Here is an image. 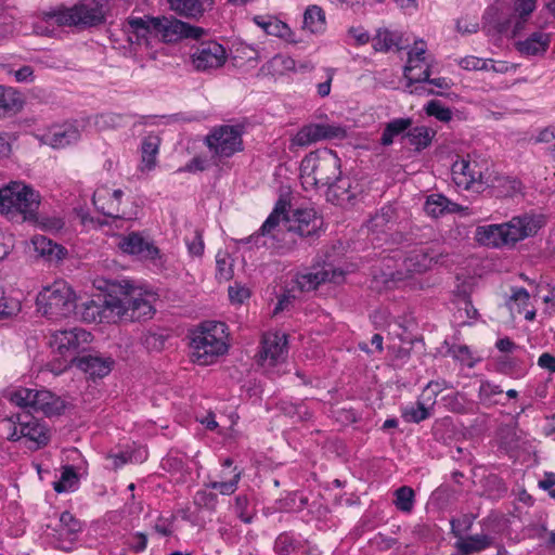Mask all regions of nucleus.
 Returning <instances> with one entry per match:
<instances>
[{
  "mask_svg": "<svg viewBox=\"0 0 555 555\" xmlns=\"http://www.w3.org/2000/svg\"><path fill=\"white\" fill-rule=\"evenodd\" d=\"M431 65L426 59H413L408 56L404 66L403 76L406 80V88H411L415 82H424L431 76Z\"/></svg>",
  "mask_w": 555,
  "mask_h": 555,
  "instance_id": "23",
  "label": "nucleus"
},
{
  "mask_svg": "<svg viewBox=\"0 0 555 555\" xmlns=\"http://www.w3.org/2000/svg\"><path fill=\"white\" fill-rule=\"evenodd\" d=\"M539 487L547 491L551 498L555 499V474L545 473L543 478L539 481Z\"/></svg>",
  "mask_w": 555,
  "mask_h": 555,
  "instance_id": "63",
  "label": "nucleus"
},
{
  "mask_svg": "<svg viewBox=\"0 0 555 555\" xmlns=\"http://www.w3.org/2000/svg\"><path fill=\"white\" fill-rule=\"evenodd\" d=\"M325 73H326V80L324 82L318 83V86H317L318 94L321 98H325L331 93V85H332V81H333V78L335 75V69L326 68Z\"/></svg>",
  "mask_w": 555,
  "mask_h": 555,
  "instance_id": "62",
  "label": "nucleus"
},
{
  "mask_svg": "<svg viewBox=\"0 0 555 555\" xmlns=\"http://www.w3.org/2000/svg\"><path fill=\"white\" fill-rule=\"evenodd\" d=\"M154 313L155 309L150 298L126 281L124 284H114L113 289L104 298L77 304V309L73 312L75 317L88 323L134 322L151 319Z\"/></svg>",
  "mask_w": 555,
  "mask_h": 555,
  "instance_id": "1",
  "label": "nucleus"
},
{
  "mask_svg": "<svg viewBox=\"0 0 555 555\" xmlns=\"http://www.w3.org/2000/svg\"><path fill=\"white\" fill-rule=\"evenodd\" d=\"M538 364L540 367L545 369L551 373H555V357L551 353H542L538 359Z\"/></svg>",
  "mask_w": 555,
  "mask_h": 555,
  "instance_id": "64",
  "label": "nucleus"
},
{
  "mask_svg": "<svg viewBox=\"0 0 555 555\" xmlns=\"http://www.w3.org/2000/svg\"><path fill=\"white\" fill-rule=\"evenodd\" d=\"M449 199L440 194L430 195L425 203L427 215L438 218L449 210Z\"/></svg>",
  "mask_w": 555,
  "mask_h": 555,
  "instance_id": "37",
  "label": "nucleus"
},
{
  "mask_svg": "<svg viewBox=\"0 0 555 555\" xmlns=\"http://www.w3.org/2000/svg\"><path fill=\"white\" fill-rule=\"evenodd\" d=\"M240 479L241 472H237L229 481H212L208 485V487L219 490L223 495H230L236 491Z\"/></svg>",
  "mask_w": 555,
  "mask_h": 555,
  "instance_id": "52",
  "label": "nucleus"
},
{
  "mask_svg": "<svg viewBox=\"0 0 555 555\" xmlns=\"http://www.w3.org/2000/svg\"><path fill=\"white\" fill-rule=\"evenodd\" d=\"M325 282L339 284L345 279V273L341 269L334 268L332 264L324 266L320 269Z\"/></svg>",
  "mask_w": 555,
  "mask_h": 555,
  "instance_id": "56",
  "label": "nucleus"
},
{
  "mask_svg": "<svg viewBox=\"0 0 555 555\" xmlns=\"http://www.w3.org/2000/svg\"><path fill=\"white\" fill-rule=\"evenodd\" d=\"M296 548L295 540L287 533H281L274 543V550L280 555H289Z\"/></svg>",
  "mask_w": 555,
  "mask_h": 555,
  "instance_id": "53",
  "label": "nucleus"
},
{
  "mask_svg": "<svg viewBox=\"0 0 555 555\" xmlns=\"http://www.w3.org/2000/svg\"><path fill=\"white\" fill-rule=\"evenodd\" d=\"M125 124V117L116 113H104L96 117L95 125L100 129H116L122 127Z\"/></svg>",
  "mask_w": 555,
  "mask_h": 555,
  "instance_id": "49",
  "label": "nucleus"
},
{
  "mask_svg": "<svg viewBox=\"0 0 555 555\" xmlns=\"http://www.w3.org/2000/svg\"><path fill=\"white\" fill-rule=\"evenodd\" d=\"M402 416L408 422L420 423L429 416V411L425 403L418 400L415 405L406 406Z\"/></svg>",
  "mask_w": 555,
  "mask_h": 555,
  "instance_id": "46",
  "label": "nucleus"
},
{
  "mask_svg": "<svg viewBox=\"0 0 555 555\" xmlns=\"http://www.w3.org/2000/svg\"><path fill=\"white\" fill-rule=\"evenodd\" d=\"M346 128L331 124H309L292 139V145L308 146L321 140L345 139Z\"/></svg>",
  "mask_w": 555,
  "mask_h": 555,
  "instance_id": "15",
  "label": "nucleus"
},
{
  "mask_svg": "<svg viewBox=\"0 0 555 555\" xmlns=\"http://www.w3.org/2000/svg\"><path fill=\"white\" fill-rule=\"evenodd\" d=\"M412 125L411 118H397L388 122L382 133L380 143L385 146L393 142V138L403 133Z\"/></svg>",
  "mask_w": 555,
  "mask_h": 555,
  "instance_id": "34",
  "label": "nucleus"
},
{
  "mask_svg": "<svg viewBox=\"0 0 555 555\" xmlns=\"http://www.w3.org/2000/svg\"><path fill=\"white\" fill-rule=\"evenodd\" d=\"M78 482V475L73 466H64L60 480L53 483V489L57 493L72 489Z\"/></svg>",
  "mask_w": 555,
  "mask_h": 555,
  "instance_id": "41",
  "label": "nucleus"
},
{
  "mask_svg": "<svg viewBox=\"0 0 555 555\" xmlns=\"http://www.w3.org/2000/svg\"><path fill=\"white\" fill-rule=\"evenodd\" d=\"M248 499L246 495H237L235 498L234 508L237 516L246 524L251 522L253 515L247 512Z\"/></svg>",
  "mask_w": 555,
  "mask_h": 555,
  "instance_id": "57",
  "label": "nucleus"
},
{
  "mask_svg": "<svg viewBox=\"0 0 555 555\" xmlns=\"http://www.w3.org/2000/svg\"><path fill=\"white\" fill-rule=\"evenodd\" d=\"M117 246L126 254L141 259L154 260L159 256V249L152 240L140 232H131L118 237Z\"/></svg>",
  "mask_w": 555,
  "mask_h": 555,
  "instance_id": "17",
  "label": "nucleus"
},
{
  "mask_svg": "<svg viewBox=\"0 0 555 555\" xmlns=\"http://www.w3.org/2000/svg\"><path fill=\"white\" fill-rule=\"evenodd\" d=\"M408 247L409 249L398 251L393 256L400 263L397 264L396 271L387 273L392 282L404 281L413 274L424 273L430 268L434 257L429 255L426 246L416 244Z\"/></svg>",
  "mask_w": 555,
  "mask_h": 555,
  "instance_id": "11",
  "label": "nucleus"
},
{
  "mask_svg": "<svg viewBox=\"0 0 555 555\" xmlns=\"http://www.w3.org/2000/svg\"><path fill=\"white\" fill-rule=\"evenodd\" d=\"M218 503V496L216 493L207 490H199L194 495V504L201 508L215 509Z\"/></svg>",
  "mask_w": 555,
  "mask_h": 555,
  "instance_id": "51",
  "label": "nucleus"
},
{
  "mask_svg": "<svg viewBox=\"0 0 555 555\" xmlns=\"http://www.w3.org/2000/svg\"><path fill=\"white\" fill-rule=\"evenodd\" d=\"M503 389L499 385L491 384L490 382H482L479 387V396L482 401L496 402L493 397L502 395Z\"/></svg>",
  "mask_w": 555,
  "mask_h": 555,
  "instance_id": "55",
  "label": "nucleus"
},
{
  "mask_svg": "<svg viewBox=\"0 0 555 555\" xmlns=\"http://www.w3.org/2000/svg\"><path fill=\"white\" fill-rule=\"evenodd\" d=\"M397 219V211L392 205L383 206L369 221L372 231L383 232L389 223Z\"/></svg>",
  "mask_w": 555,
  "mask_h": 555,
  "instance_id": "32",
  "label": "nucleus"
},
{
  "mask_svg": "<svg viewBox=\"0 0 555 555\" xmlns=\"http://www.w3.org/2000/svg\"><path fill=\"white\" fill-rule=\"evenodd\" d=\"M489 178L485 176L479 164L472 160L469 155L460 160H453V183L459 189L469 190L475 184H487Z\"/></svg>",
  "mask_w": 555,
  "mask_h": 555,
  "instance_id": "16",
  "label": "nucleus"
},
{
  "mask_svg": "<svg viewBox=\"0 0 555 555\" xmlns=\"http://www.w3.org/2000/svg\"><path fill=\"white\" fill-rule=\"evenodd\" d=\"M166 338L167 336L164 334L149 331L144 334L143 344L149 350L160 351L165 346Z\"/></svg>",
  "mask_w": 555,
  "mask_h": 555,
  "instance_id": "54",
  "label": "nucleus"
},
{
  "mask_svg": "<svg viewBox=\"0 0 555 555\" xmlns=\"http://www.w3.org/2000/svg\"><path fill=\"white\" fill-rule=\"evenodd\" d=\"M287 353V336L283 333H267L262 337L259 360L269 365H275L285 360Z\"/></svg>",
  "mask_w": 555,
  "mask_h": 555,
  "instance_id": "19",
  "label": "nucleus"
},
{
  "mask_svg": "<svg viewBox=\"0 0 555 555\" xmlns=\"http://www.w3.org/2000/svg\"><path fill=\"white\" fill-rule=\"evenodd\" d=\"M93 204L105 217L112 218L113 220L127 219L126 211L120 210L119 205L112 201L109 206L106 207L103 203L102 196H93Z\"/></svg>",
  "mask_w": 555,
  "mask_h": 555,
  "instance_id": "45",
  "label": "nucleus"
},
{
  "mask_svg": "<svg viewBox=\"0 0 555 555\" xmlns=\"http://www.w3.org/2000/svg\"><path fill=\"white\" fill-rule=\"evenodd\" d=\"M225 324L222 322L208 321L201 324L191 338L193 349V361L201 365H208L227 352L228 346L224 341Z\"/></svg>",
  "mask_w": 555,
  "mask_h": 555,
  "instance_id": "4",
  "label": "nucleus"
},
{
  "mask_svg": "<svg viewBox=\"0 0 555 555\" xmlns=\"http://www.w3.org/2000/svg\"><path fill=\"white\" fill-rule=\"evenodd\" d=\"M514 1V15L518 18L516 28H521L528 21L531 13L535 10L537 0H513Z\"/></svg>",
  "mask_w": 555,
  "mask_h": 555,
  "instance_id": "39",
  "label": "nucleus"
},
{
  "mask_svg": "<svg viewBox=\"0 0 555 555\" xmlns=\"http://www.w3.org/2000/svg\"><path fill=\"white\" fill-rule=\"evenodd\" d=\"M21 106L22 101L14 90L0 86V111H14Z\"/></svg>",
  "mask_w": 555,
  "mask_h": 555,
  "instance_id": "44",
  "label": "nucleus"
},
{
  "mask_svg": "<svg viewBox=\"0 0 555 555\" xmlns=\"http://www.w3.org/2000/svg\"><path fill=\"white\" fill-rule=\"evenodd\" d=\"M453 358L462 365L468 369L475 366V364L480 360L478 357L474 354V352L464 345L453 346Z\"/></svg>",
  "mask_w": 555,
  "mask_h": 555,
  "instance_id": "47",
  "label": "nucleus"
},
{
  "mask_svg": "<svg viewBox=\"0 0 555 555\" xmlns=\"http://www.w3.org/2000/svg\"><path fill=\"white\" fill-rule=\"evenodd\" d=\"M408 140V143L415 147L416 151H421L430 144L431 135L429 129L426 127H415L403 137Z\"/></svg>",
  "mask_w": 555,
  "mask_h": 555,
  "instance_id": "36",
  "label": "nucleus"
},
{
  "mask_svg": "<svg viewBox=\"0 0 555 555\" xmlns=\"http://www.w3.org/2000/svg\"><path fill=\"white\" fill-rule=\"evenodd\" d=\"M91 340V334L83 328L55 331L51 334L50 346L63 362L59 369L65 370L79 359L78 353L83 351Z\"/></svg>",
  "mask_w": 555,
  "mask_h": 555,
  "instance_id": "8",
  "label": "nucleus"
},
{
  "mask_svg": "<svg viewBox=\"0 0 555 555\" xmlns=\"http://www.w3.org/2000/svg\"><path fill=\"white\" fill-rule=\"evenodd\" d=\"M341 175L340 159L332 150L323 149L309 153L300 164L302 186H328Z\"/></svg>",
  "mask_w": 555,
  "mask_h": 555,
  "instance_id": "3",
  "label": "nucleus"
},
{
  "mask_svg": "<svg viewBox=\"0 0 555 555\" xmlns=\"http://www.w3.org/2000/svg\"><path fill=\"white\" fill-rule=\"evenodd\" d=\"M10 401L28 412H41L46 416L60 415L65 402L47 389L20 388L10 393Z\"/></svg>",
  "mask_w": 555,
  "mask_h": 555,
  "instance_id": "7",
  "label": "nucleus"
},
{
  "mask_svg": "<svg viewBox=\"0 0 555 555\" xmlns=\"http://www.w3.org/2000/svg\"><path fill=\"white\" fill-rule=\"evenodd\" d=\"M151 23L152 35L167 44L177 43L183 39H201L206 33L204 28L191 25L172 15H151Z\"/></svg>",
  "mask_w": 555,
  "mask_h": 555,
  "instance_id": "9",
  "label": "nucleus"
},
{
  "mask_svg": "<svg viewBox=\"0 0 555 555\" xmlns=\"http://www.w3.org/2000/svg\"><path fill=\"white\" fill-rule=\"evenodd\" d=\"M550 46V36L544 33H533L526 40L518 43V50L522 54L538 55L546 52Z\"/></svg>",
  "mask_w": 555,
  "mask_h": 555,
  "instance_id": "29",
  "label": "nucleus"
},
{
  "mask_svg": "<svg viewBox=\"0 0 555 555\" xmlns=\"http://www.w3.org/2000/svg\"><path fill=\"white\" fill-rule=\"evenodd\" d=\"M159 144L160 139L157 135L150 134L143 139L141 150L142 163L145 169L152 170L155 167Z\"/></svg>",
  "mask_w": 555,
  "mask_h": 555,
  "instance_id": "33",
  "label": "nucleus"
},
{
  "mask_svg": "<svg viewBox=\"0 0 555 555\" xmlns=\"http://www.w3.org/2000/svg\"><path fill=\"white\" fill-rule=\"evenodd\" d=\"M289 203L280 198L272 212L262 223L260 229L241 243L251 244L257 248L267 247L279 250L291 249L295 243L291 240L282 243V236L295 233L300 237L318 235L322 227V218L312 208H298L288 212Z\"/></svg>",
  "mask_w": 555,
  "mask_h": 555,
  "instance_id": "2",
  "label": "nucleus"
},
{
  "mask_svg": "<svg viewBox=\"0 0 555 555\" xmlns=\"http://www.w3.org/2000/svg\"><path fill=\"white\" fill-rule=\"evenodd\" d=\"M529 299L530 295L528 291L524 287H517L513 289V294L507 301V306L512 311L516 309L518 313H521L522 309L528 306Z\"/></svg>",
  "mask_w": 555,
  "mask_h": 555,
  "instance_id": "48",
  "label": "nucleus"
},
{
  "mask_svg": "<svg viewBox=\"0 0 555 555\" xmlns=\"http://www.w3.org/2000/svg\"><path fill=\"white\" fill-rule=\"evenodd\" d=\"M461 67L464 69L480 70L486 67V61L476 56H466L460 61Z\"/></svg>",
  "mask_w": 555,
  "mask_h": 555,
  "instance_id": "61",
  "label": "nucleus"
},
{
  "mask_svg": "<svg viewBox=\"0 0 555 555\" xmlns=\"http://www.w3.org/2000/svg\"><path fill=\"white\" fill-rule=\"evenodd\" d=\"M188 249L193 256H201L204 251L202 235L196 231L192 240H186Z\"/></svg>",
  "mask_w": 555,
  "mask_h": 555,
  "instance_id": "60",
  "label": "nucleus"
},
{
  "mask_svg": "<svg viewBox=\"0 0 555 555\" xmlns=\"http://www.w3.org/2000/svg\"><path fill=\"white\" fill-rule=\"evenodd\" d=\"M151 15L143 17H129L125 25L128 41L131 44L149 43L147 35H152Z\"/></svg>",
  "mask_w": 555,
  "mask_h": 555,
  "instance_id": "22",
  "label": "nucleus"
},
{
  "mask_svg": "<svg viewBox=\"0 0 555 555\" xmlns=\"http://www.w3.org/2000/svg\"><path fill=\"white\" fill-rule=\"evenodd\" d=\"M170 9L178 15L198 21L207 9H211L214 0H168Z\"/></svg>",
  "mask_w": 555,
  "mask_h": 555,
  "instance_id": "21",
  "label": "nucleus"
},
{
  "mask_svg": "<svg viewBox=\"0 0 555 555\" xmlns=\"http://www.w3.org/2000/svg\"><path fill=\"white\" fill-rule=\"evenodd\" d=\"M40 197L30 186L21 182H11L0 189V211L5 215H21L23 220L34 221Z\"/></svg>",
  "mask_w": 555,
  "mask_h": 555,
  "instance_id": "5",
  "label": "nucleus"
},
{
  "mask_svg": "<svg viewBox=\"0 0 555 555\" xmlns=\"http://www.w3.org/2000/svg\"><path fill=\"white\" fill-rule=\"evenodd\" d=\"M80 133L77 128L69 127H59L55 128L50 134V144L55 147H65L70 143L78 141Z\"/></svg>",
  "mask_w": 555,
  "mask_h": 555,
  "instance_id": "31",
  "label": "nucleus"
},
{
  "mask_svg": "<svg viewBox=\"0 0 555 555\" xmlns=\"http://www.w3.org/2000/svg\"><path fill=\"white\" fill-rule=\"evenodd\" d=\"M322 283H324V278L322 276L320 269L298 274L296 278V284L300 292L313 291Z\"/></svg>",
  "mask_w": 555,
  "mask_h": 555,
  "instance_id": "40",
  "label": "nucleus"
},
{
  "mask_svg": "<svg viewBox=\"0 0 555 555\" xmlns=\"http://www.w3.org/2000/svg\"><path fill=\"white\" fill-rule=\"evenodd\" d=\"M268 35L279 37L291 43H297L300 41L296 39L294 31L286 23L275 17L271 18V26H269Z\"/></svg>",
  "mask_w": 555,
  "mask_h": 555,
  "instance_id": "42",
  "label": "nucleus"
},
{
  "mask_svg": "<svg viewBox=\"0 0 555 555\" xmlns=\"http://www.w3.org/2000/svg\"><path fill=\"white\" fill-rule=\"evenodd\" d=\"M400 37L387 29H379L373 38V48L376 51L387 52L392 47H398Z\"/></svg>",
  "mask_w": 555,
  "mask_h": 555,
  "instance_id": "38",
  "label": "nucleus"
},
{
  "mask_svg": "<svg viewBox=\"0 0 555 555\" xmlns=\"http://www.w3.org/2000/svg\"><path fill=\"white\" fill-rule=\"evenodd\" d=\"M415 493L411 487L402 486L395 491L393 504L404 513H410L414 507Z\"/></svg>",
  "mask_w": 555,
  "mask_h": 555,
  "instance_id": "35",
  "label": "nucleus"
},
{
  "mask_svg": "<svg viewBox=\"0 0 555 555\" xmlns=\"http://www.w3.org/2000/svg\"><path fill=\"white\" fill-rule=\"evenodd\" d=\"M427 82H415L411 88L404 87V91L410 94L426 96L430 94H438Z\"/></svg>",
  "mask_w": 555,
  "mask_h": 555,
  "instance_id": "59",
  "label": "nucleus"
},
{
  "mask_svg": "<svg viewBox=\"0 0 555 555\" xmlns=\"http://www.w3.org/2000/svg\"><path fill=\"white\" fill-rule=\"evenodd\" d=\"M476 240L481 245L489 247L508 245V242L505 240L503 224L478 227L476 230Z\"/></svg>",
  "mask_w": 555,
  "mask_h": 555,
  "instance_id": "25",
  "label": "nucleus"
},
{
  "mask_svg": "<svg viewBox=\"0 0 555 555\" xmlns=\"http://www.w3.org/2000/svg\"><path fill=\"white\" fill-rule=\"evenodd\" d=\"M79 370L89 374L92 378H102L113 369L114 360L111 357L100 354H87L79 357L74 363Z\"/></svg>",
  "mask_w": 555,
  "mask_h": 555,
  "instance_id": "20",
  "label": "nucleus"
},
{
  "mask_svg": "<svg viewBox=\"0 0 555 555\" xmlns=\"http://www.w3.org/2000/svg\"><path fill=\"white\" fill-rule=\"evenodd\" d=\"M21 437L25 439V446L30 450H38L46 447L50 441V434L47 426L31 415L18 417Z\"/></svg>",
  "mask_w": 555,
  "mask_h": 555,
  "instance_id": "18",
  "label": "nucleus"
},
{
  "mask_svg": "<svg viewBox=\"0 0 555 555\" xmlns=\"http://www.w3.org/2000/svg\"><path fill=\"white\" fill-rule=\"evenodd\" d=\"M37 310L51 320L73 315L77 309L76 294L65 282L44 287L36 298Z\"/></svg>",
  "mask_w": 555,
  "mask_h": 555,
  "instance_id": "6",
  "label": "nucleus"
},
{
  "mask_svg": "<svg viewBox=\"0 0 555 555\" xmlns=\"http://www.w3.org/2000/svg\"><path fill=\"white\" fill-rule=\"evenodd\" d=\"M22 310L21 301L16 298L0 296V320H9L16 317Z\"/></svg>",
  "mask_w": 555,
  "mask_h": 555,
  "instance_id": "43",
  "label": "nucleus"
},
{
  "mask_svg": "<svg viewBox=\"0 0 555 555\" xmlns=\"http://www.w3.org/2000/svg\"><path fill=\"white\" fill-rule=\"evenodd\" d=\"M60 522L67 533H77L81 530L80 522L69 512L62 513Z\"/></svg>",
  "mask_w": 555,
  "mask_h": 555,
  "instance_id": "58",
  "label": "nucleus"
},
{
  "mask_svg": "<svg viewBox=\"0 0 555 555\" xmlns=\"http://www.w3.org/2000/svg\"><path fill=\"white\" fill-rule=\"evenodd\" d=\"M350 180L348 178H337L327 186L326 199L335 205L350 203L354 194L350 191Z\"/></svg>",
  "mask_w": 555,
  "mask_h": 555,
  "instance_id": "28",
  "label": "nucleus"
},
{
  "mask_svg": "<svg viewBox=\"0 0 555 555\" xmlns=\"http://www.w3.org/2000/svg\"><path fill=\"white\" fill-rule=\"evenodd\" d=\"M325 14L319 5H309L304 13V29L312 34L322 33L325 29Z\"/></svg>",
  "mask_w": 555,
  "mask_h": 555,
  "instance_id": "30",
  "label": "nucleus"
},
{
  "mask_svg": "<svg viewBox=\"0 0 555 555\" xmlns=\"http://www.w3.org/2000/svg\"><path fill=\"white\" fill-rule=\"evenodd\" d=\"M48 18H55L61 26L92 27L105 20L103 5L98 1L76 4L69 9H60L46 13Z\"/></svg>",
  "mask_w": 555,
  "mask_h": 555,
  "instance_id": "10",
  "label": "nucleus"
},
{
  "mask_svg": "<svg viewBox=\"0 0 555 555\" xmlns=\"http://www.w3.org/2000/svg\"><path fill=\"white\" fill-rule=\"evenodd\" d=\"M191 63L197 72L217 69L227 61L225 49L217 41L199 43L191 53Z\"/></svg>",
  "mask_w": 555,
  "mask_h": 555,
  "instance_id": "13",
  "label": "nucleus"
},
{
  "mask_svg": "<svg viewBox=\"0 0 555 555\" xmlns=\"http://www.w3.org/2000/svg\"><path fill=\"white\" fill-rule=\"evenodd\" d=\"M493 543V539L487 534H475L465 538H460L455 547L459 555H470L473 553L481 552Z\"/></svg>",
  "mask_w": 555,
  "mask_h": 555,
  "instance_id": "27",
  "label": "nucleus"
},
{
  "mask_svg": "<svg viewBox=\"0 0 555 555\" xmlns=\"http://www.w3.org/2000/svg\"><path fill=\"white\" fill-rule=\"evenodd\" d=\"M243 127L240 125H223L215 128L206 137V145L219 159L229 158L243 151Z\"/></svg>",
  "mask_w": 555,
  "mask_h": 555,
  "instance_id": "12",
  "label": "nucleus"
},
{
  "mask_svg": "<svg viewBox=\"0 0 555 555\" xmlns=\"http://www.w3.org/2000/svg\"><path fill=\"white\" fill-rule=\"evenodd\" d=\"M542 215L524 214L513 217L508 222L502 223L505 232V240L508 244H515L529 236H533L544 225Z\"/></svg>",
  "mask_w": 555,
  "mask_h": 555,
  "instance_id": "14",
  "label": "nucleus"
},
{
  "mask_svg": "<svg viewBox=\"0 0 555 555\" xmlns=\"http://www.w3.org/2000/svg\"><path fill=\"white\" fill-rule=\"evenodd\" d=\"M31 244L38 256L47 258L50 261L61 260L66 254V249L63 246L43 235H35L31 238Z\"/></svg>",
  "mask_w": 555,
  "mask_h": 555,
  "instance_id": "26",
  "label": "nucleus"
},
{
  "mask_svg": "<svg viewBox=\"0 0 555 555\" xmlns=\"http://www.w3.org/2000/svg\"><path fill=\"white\" fill-rule=\"evenodd\" d=\"M428 116H435L440 121L451 120V109L441 105L437 100H431L425 106Z\"/></svg>",
  "mask_w": 555,
  "mask_h": 555,
  "instance_id": "50",
  "label": "nucleus"
},
{
  "mask_svg": "<svg viewBox=\"0 0 555 555\" xmlns=\"http://www.w3.org/2000/svg\"><path fill=\"white\" fill-rule=\"evenodd\" d=\"M472 293L470 283L464 282L462 286L457 287L455 293L457 300L454 302L456 305V314L455 319L461 320V324H466L468 320H476L478 318V310L473 306L472 300L469 299Z\"/></svg>",
  "mask_w": 555,
  "mask_h": 555,
  "instance_id": "24",
  "label": "nucleus"
}]
</instances>
